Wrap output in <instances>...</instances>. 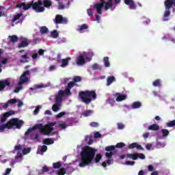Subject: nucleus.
I'll list each match as a JSON object with an SVG mask.
<instances>
[{
  "instance_id": "1",
  "label": "nucleus",
  "mask_w": 175,
  "mask_h": 175,
  "mask_svg": "<svg viewBox=\"0 0 175 175\" xmlns=\"http://www.w3.org/2000/svg\"><path fill=\"white\" fill-rule=\"evenodd\" d=\"M95 152L96 150L90 146L84 148L81 152V163L79 166L84 167V166H88L90 163H92L94 158H95Z\"/></svg>"
},
{
  "instance_id": "2",
  "label": "nucleus",
  "mask_w": 175,
  "mask_h": 175,
  "mask_svg": "<svg viewBox=\"0 0 175 175\" xmlns=\"http://www.w3.org/2000/svg\"><path fill=\"white\" fill-rule=\"evenodd\" d=\"M57 124V122H49L46 126H45V129L44 130V126H43V124H36L34 126H33L31 128H29L25 132V135H29L30 132H32V131H36V129H38L40 131L41 133H43L44 135H46V136H49L50 133L54 131V126Z\"/></svg>"
},
{
  "instance_id": "3",
  "label": "nucleus",
  "mask_w": 175,
  "mask_h": 175,
  "mask_svg": "<svg viewBox=\"0 0 175 175\" xmlns=\"http://www.w3.org/2000/svg\"><path fill=\"white\" fill-rule=\"evenodd\" d=\"M23 125L24 121L18 118H12L6 124L0 125V132H5V129H12V128L21 129Z\"/></svg>"
},
{
  "instance_id": "4",
  "label": "nucleus",
  "mask_w": 175,
  "mask_h": 175,
  "mask_svg": "<svg viewBox=\"0 0 175 175\" xmlns=\"http://www.w3.org/2000/svg\"><path fill=\"white\" fill-rule=\"evenodd\" d=\"M79 97L83 103L90 105L92 100H95V99H96V92H95V90L81 91L79 92Z\"/></svg>"
},
{
  "instance_id": "5",
  "label": "nucleus",
  "mask_w": 175,
  "mask_h": 175,
  "mask_svg": "<svg viewBox=\"0 0 175 175\" xmlns=\"http://www.w3.org/2000/svg\"><path fill=\"white\" fill-rule=\"evenodd\" d=\"M29 75H31V72H29V70H26L21 75L19 78V82L18 83V87L14 90V92L17 94L18 92H20V90H23L22 85L25 84V83H28V81H29V78L27 77L29 76Z\"/></svg>"
},
{
  "instance_id": "6",
  "label": "nucleus",
  "mask_w": 175,
  "mask_h": 175,
  "mask_svg": "<svg viewBox=\"0 0 175 175\" xmlns=\"http://www.w3.org/2000/svg\"><path fill=\"white\" fill-rule=\"evenodd\" d=\"M33 10H35L37 13H42L44 10V7H43V2L39 0L37 2L33 1Z\"/></svg>"
},
{
  "instance_id": "7",
  "label": "nucleus",
  "mask_w": 175,
  "mask_h": 175,
  "mask_svg": "<svg viewBox=\"0 0 175 175\" xmlns=\"http://www.w3.org/2000/svg\"><path fill=\"white\" fill-rule=\"evenodd\" d=\"M10 88V81L9 80H1L0 81V91H3L5 90L7 91V90H9Z\"/></svg>"
},
{
  "instance_id": "8",
  "label": "nucleus",
  "mask_w": 175,
  "mask_h": 175,
  "mask_svg": "<svg viewBox=\"0 0 175 175\" xmlns=\"http://www.w3.org/2000/svg\"><path fill=\"white\" fill-rule=\"evenodd\" d=\"M55 24H68V19L66 18H64L62 15L57 14L55 18Z\"/></svg>"
},
{
  "instance_id": "9",
  "label": "nucleus",
  "mask_w": 175,
  "mask_h": 175,
  "mask_svg": "<svg viewBox=\"0 0 175 175\" xmlns=\"http://www.w3.org/2000/svg\"><path fill=\"white\" fill-rule=\"evenodd\" d=\"M85 59H90V57L84 56V55H79V57H77V64L81 66L85 64Z\"/></svg>"
},
{
  "instance_id": "10",
  "label": "nucleus",
  "mask_w": 175,
  "mask_h": 175,
  "mask_svg": "<svg viewBox=\"0 0 175 175\" xmlns=\"http://www.w3.org/2000/svg\"><path fill=\"white\" fill-rule=\"evenodd\" d=\"M16 8H23V10H29L31 8H33V1L30 3H22L21 4L16 5Z\"/></svg>"
},
{
  "instance_id": "11",
  "label": "nucleus",
  "mask_w": 175,
  "mask_h": 175,
  "mask_svg": "<svg viewBox=\"0 0 175 175\" xmlns=\"http://www.w3.org/2000/svg\"><path fill=\"white\" fill-rule=\"evenodd\" d=\"M14 114V111H10L5 112L3 114L2 117L1 118V122L3 123L10 116H13Z\"/></svg>"
},
{
  "instance_id": "12",
  "label": "nucleus",
  "mask_w": 175,
  "mask_h": 175,
  "mask_svg": "<svg viewBox=\"0 0 175 175\" xmlns=\"http://www.w3.org/2000/svg\"><path fill=\"white\" fill-rule=\"evenodd\" d=\"M19 62H21V64H27V62H29V56H28V54L25 53L24 55H21L20 56Z\"/></svg>"
},
{
  "instance_id": "13",
  "label": "nucleus",
  "mask_w": 175,
  "mask_h": 175,
  "mask_svg": "<svg viewBox=\"0 0 175 175\" xmlns=\"http://www.w3.org/2000/svg\"><path fill=\"white\" fill-rule=\"evenodd\" d=\"M94 9H96V10H97V13L98 14H102V10L103 9V8H105V4H103V3H97L94 4Z\"/></svg>"
},
{
  "instance_id": "14",
  "label": "nucleus",
  "mask_w": 175,
  "mask_h": 175,
  "mask_svg": "<svg viewBox=\"0 0 175 175\" xmlns=\"http://www.w3.org/2000/svg\"><path fill=\"white\" fill-rule=\"evenodd\" d=\"M125 5H128L130 9H133V10H136L137 6L135 4V1L133 0H124Z\"/></svg>"
},
{
  "instance_id": "15",
  "label": "nucleus",
  "mask_w": 175,
  "mask_h": 175,
  "mask_svg": "<svg viewBox=\"0 0 175 175\" xmlns=\"http://www.w3.org/2000/svg\"><path fill=\"white\" fill-rule=\"evenodd\" d=\"M129 148L132 150L133 148H137V150H142V151H144V148L142 146V145H139V144L134 142L132 143L131 144H130L129 146Z\"/></svg>"
},
{
  "instance_id": "16",
  "label": "nucleus",
  "mask_w": 175,
  "mask_h": 175,
  "mask_svg": "<svg viewBox=\"0 0 175 175\" xmlns=\"http://www.w3.org/2000/svg\"><path fill=\"white\" fill-rule=\"evenodd\" d=\"M116 101L117 102H122V100H125L126 99V96L124 94H120V93H116Z\"/></svg>"
},
{
  "instance_id": "17",
  "label": "nucleus",
  "mask_w": 175,
  "mask_h": 175,
  "mask_svg": "<svg viewBox=\"0 0 175 175\" xmlns=\"http://www.w3.org/2000/svg\"><path fill=\"white\" fill-rule=\"evenodd\" d=\"M70 59H72L70 57H66V59H63L62 60L61 67L65 68V66H68V65H69V61H70Z\"/></svg>"
},
{
  "instance_id": "18",
  "label": "nucleus",
  "mask_w": 175,
  "mask_h": 175,
  "mask_svg": "<svg viewBox=\"0 0 175 175\" xmlns=\"http://www.w3.org/2000/svg\"><path fill=\"white\" fill-rule=\"evenodd\" d=\"M103 5H105V10H109V9H110V8L113 7V1L111 0H109L108 1L105 3H103Z\"/></svg>"
},
{
  "instance_id": "19",
  "label": "nucleus",
  "mask_w": 175,
  "mask_h": 175,
  "mask_svg": "<svg viewBox=\"0 0 175 175\" xmlns=\"http://www.w3.org/2000/svg\"><path fill=\"white\" fill-rule=\"evenodd\" d=\"M28 41L27 40V39H25L23 40H22L21 43L18 44V49H24V47H27V46H28Z\"/></svg>"
},
{
  "instance_id": "20",
  "label": "nucleus",
  "mask_w": 175,
  "mask_h": 175,
  "mask_svg": "<svg viewBox=\"0 0 175 175\" xmlns=\"http://www.w3.org/2000/svg\"><path fill=\"white\" fill-rule=\"evenodd\" d=\"M43 8H46L47 9L50 8L51 5H53V2L50 0H44L42 2Z\"/></svg>"
},
{
  "instance_id": "21",
  "label": "nucleus",
  "mask_w": 175,
  "mask_h": 175,
  "mask_svg": "<svg viewBox=\"0 0 175 175\" xmlns=\"http://www.w3.org/2000/svg\"><path fill=\"white\" fill-rule=\"evenodd\" d=\"M149 131H159V125L153 124L148 126Z\"/></svg>"
},
{
  "instance_id": "22",
  "label": "nucleus",
  "mask_w": 175,
  "mask_h": 175,
  "mask_svg": "<svg viewBox=\"0 0 175 175\" xmlns=\"http://www.w3.org/2000/svg\"><path fill=\"white\" fill-rule=\"evenodd\" d=\"M46 151H47V146L43 145L40 150H38V153L40 154V155H43V153L46 152Z\"/></svg>"
},
{
  "instance_id": "23",
  "label": "nucleus",
  "mask_w": 175,
  "mask_h": 175,
  "mask_svg": "<svg viewBox=\"0 0 175 175\" xmlns=\"http://www.w3.org/2000/svg\"><path fill=\"white\" fill-rule=\"evenodd\" d=\"M142 107V103L139 101L134 102L131 105V109H139Z\"/></svg>"
},
{
  "instance_id": "24",
  "label": "nucleus",
  "mask_w": 175,
  "mask_h": 175,
  "mask_svg": "<svg viewBox=\"0 0 175 175\" xmlns=\"http://www.w3.org/2000/svg\"><path fill=\"white\" fill-rule=\"evenodd\" d=\"M104 66L105 68H110V61L109 57H105L103 58Z\"/></svg>"
},
{
  "instance_id": "25",
  "label": "nucleus",
  "mask_w": 175,
  "mask_h": 175,
  "mask_svg": "<svg viewBox=\"0 0 175 175\" xmlns=\"http://www.w3.org/2000/svg\"><path fill=\"white\" fill-rule=\"evenodd\" d=\"M113 81H116V77H114V76L108 77L107 79V85H110Z\"/></svg>"
},
{
  "instance_id": "26",
  "label": "nucleus",
  "mask_w": 175,
  "mask_h": 175,
  "mask_svg": "<svg viewBox=\"0 0 175 175\" xmlns=\"http://www.w3.org/2000/svg\"><path fill=\"white\" fill-rule=\"evenodd\" d=\"M40 33H42V35L48 33L49 28H47L46 26H42L40 28Z\"/></svg>"
},
{
  "instance_id": "27",
  "label": "nucleus",
  "mask_w": 175,
  "mask_h": 175,
  "mask_svg": "<svg viewBox=\"0 0 175 175\" xmlns=\"http://www.w3.org/2000/svg\"><path fill=\"white\" fill-rule=\"evenodd\" d=\"M42 142H43V144H46V146H50V144H54V141H53L50 138L44 139Z\"/></svg>"
},
{
  "instance_id": "28",
  "label": "nucleus",
  "mask_w": 175,
  "mask_h": 175,
  "mask_svg": "<svg viewBox=\"0 0 175 175\" xmlns=\"http://www.w3.org/2000/svg\"><path fill=\"white\" fill-rule=\"evenodd\" d=\"M59 36V33L57 30H53L51 32V37L53 38V39H57Z\"/></svg>"
},
{
  "instance_id": "29",
  "label": "nucleus",
  "mask_w": 175,
  "mask_h": 175,
  "mask_svg": "<svg viewBox=\"0 0 175 175\" xmlns=\"http://www.w3.org/2000/svg\"><path fill=\"white\" fill-rule=\"evenodd\" d=\"M92 113H94V111L91 109L86 110L82 113V116H83V117H90Z\"/></svg>"
},
{
  "instance_id": "30",
  "label": "nucleus",
  "mask_w": 175,
  "mask_h": 175,
  "mask_svg": "<svg viewBox=\"0 0 175 175\" xmlns=\"http://www.w3.org/2000/svg\"><path fill=\"white\" fill-rule=\"evenodd\" d=\"M85 142H87L89 146H91V144H92V143H94V140H92V137H91L90 135H87L85 137Z\"/></svg>"
},
{
  "instance_id": "31",
  "label": "nucleus",
  "mask_w": 175,
  "mask_h": 175,
  "mask_svg": "<svg viewBox=\"0 0 175 175\" xmlns=\"http://www.w3.org/2000/svg\"><path fill=\"white\" fill-rule=\"evenodd\" d=\"M9 38L12 43H16V42H18V37H17L16 35L10 36Z\"/></svg>"
},
{
  "instance_id": "32",
  "label": "nucleus",
  "mask_w": 175,
  "mask_h": 175,
  "mask_svg": "<svg viewBox=\"0 0 175 175\" xmlns=\"http://www.w3.org/2000/svg\"><path fill=\"white\" fill-rule=\"evenodd\" d=\"M89 27L88 25L87 24H83L82 25L80 26L79 29H77V31L79 32H83V31H84V29H88Z\"/></svg>"
},
{
  "instance_id": "33",
  "label": "nucleus",
  "mask_w": 175,
  "mask_h": 175,
  "mask_svg": "<svg viewBox=\"0 0 175 175\" xmlns=\"http://www.w3.org/2000/svg\"><path fill=\"white\" fill-rule=\"evenodd\" d=\"M61 106L59 104H54L52 107V110L53 111L57 112L58 111V110H59L61 109Z\"/></svg>"
},
{
  "instance_id": "34",
  "label": "nucleus",
  "mask_w": 175,
  "mask_h": 175,
  "mask_svg": "<svg viewBox=\"0 0 175 175\" xmlns=\"http://www.w3.org/2000/svg\"><path fill=\"white\" fill-rule=\"evenodd\" d=\"M153 87H161V79H157L152 83Z\"/></svg>"
},
{
  "instance_id": "35",
  "label": "nucleus",
  "mask_w": 175,
  "mask_h": 175,
  "mask_svg": "<svg viewBox=\"0 0 175 175\" xmlns=\"http://www.w3.org/2000/svg\"><path fill=\"white\" fill-rule=\"evenodd\" d=\"M93 70H102V67L99 66V64L95 63L92 66Z\"/></svg>"
},
{
  "instance_id": "36",
  "label": "nucleus",
  "mask_w": 175,
  "mask_h": 175,
  "mask_svg": "<svg viewBox=\"0 0 175 175\" xmlns=\"http://www.w3.org/2000/svg\"><path fill=\"white\" fill-rule=\"evenodd\" d=\"M100 159H102V154H97L96 155L95 159H94V161H95L96 163H99V162H100Z\"/></svg>"
},
{
  "instance_id": "37",
  "label": "nucleus",
  "mask_w": 175,
  "mask_h": 175,
  "mask_svg": "<svg viewBox=\"0 0 175 175\" xmlns=\"http://www.w3.org/2000/svg\"><path fill=\"white\" fill-rule=\"evenodd\" d=\"M62 98L61 97L56 96L55 97V103L56 105H59L60 106L62 105Z\"/></svg>"
},
{
  "instance_id": "38",
  "label": "nucleus",
  "mask_w": 175,
  "mask_h": 175,
  "mask_svg": "<svg viewBox=\"0 0 175 175\" xmlns=\"http://www.w3.org/2000/svg\"><path fill=\"white\" fill-rule=\"evenodd\" d=\"M53 166L54 169H59V167H61V166H62V164L61 163V162L58 161L56 163H53Z\"/></svg>"
},
{
  "instance_id": "39",
  "label": "nucleus",
  "mask_w": 175,
  "mask_h": 175,
  "mask_svg": "<svg viewBox=\"0 0 175 175\" xmlns=\"http://www.w3.org/2000/svg\"><path fill=\"white\" fill-rule=\"evenodd\" d=\"M22 152L23 155H27L31 152V148H25L23 149Z\"/></svg>"
},
{
  "instance_id": "40",
  "label": "nucleus",
  "mask_w": 175,
  "mask_h": 175,
  "mask_svg": "<svg viewBox=\"0 0 175 175\" xmlns=\"http://www.w3.org/2000/svg\"><path fill=\"white\" fill-rule=\"evenodd\" d=\"M114 150H116V146H107L105 148V151H108L111 152V151H114Z\"/></svg>"
},
{
  "instance_id": "41",
  "label": "nucleus",
  "mask_w": 175,
  "mask_h": 175,
  "mask_svg": "<svg viewBox=\"0 0 175 175\" xmlns=\"http://www.w3.org/2000/svg\"><path fill=\"white\" fill-rule=\"evenodd\" d=\"M58 175H65L66 174V170L64 167L61 168L58 172H57Z\"/></svg>"
},
{
  "instance_id": "42",
  "label": "nucleus",
  "mask_w": 175,
  "mask_h": 175,
  "mask_svg": "<svg viewBox=\"0 0 175 175\" xmlns=\"http://www.w3.org/2000/svg\"><path fill=\"white\" fill-rule=\"evenodd\" d=\"M72 80H73L72 81L74 83H80V81H81L82 79H81V77H80V76H76L73 78Z\"/></svg>"
},
{
  "instance_id": "43",
  "label": "nucleus",
  "mask_w": 175,
  "mask_h": 175,
  "mask_svg": "<svg viewBox=\"0 0 175 175\" xmlns=\"http://www.w3.org/2000/svg\"><path fill=\"white\" fill-rule=\"evenodd\" d=\"M73 87H75V82H73V81H72L68 83L66 88H68V90H72V88H73Z\"/></svg>"
},
{
  "instance_id": "44",
  "label": "nucleus",
  "mask_w": 175,
  "mask_h": 175,
  "mask_svg": "<svg viewBox=\"0 0 175 175\" xmlns=\"http://www.w3.org/2000/svg\"><path fill=\"white\" fill-rule=\"evenodd\" d=\"M161 133H163V137H166V136H169V131L167 129H162Z\"/></svg>"
},
{
  "instance_id": "45",
  "label": "nucleus",
  "mask_w": 175,
  "mask_h": 175,
  "mask_svg": "<svg viewBox=\"0 0 175 175\" xmlns=\"http://www.w3.org/2000/svg\"><path fill=\"white\" fill-rule=\"evenodd\" d=\"M39 88H43V85H34V88H30L29 90L33 91L34 90H38Z\"/></svg>"
},
{
  "instance_id": "46",
  "label": "nucleus",
  "mask_w": 175,
  "mask_h": 175,
  "mask_svg": "<svg viewBox=\"0 0 175 175\" xmlns=\"http://www.w3.org/2000/svg\"><path fill=\"white\" fill-rule=\"evenodd\" d=\"M8 103L9 105H14L15 103H17V99L16 98H12L8 100Z\"/></svg>"
},
{
  "instance_id": "47",
  "label": "nucleus",
  "mask_w": 175,
  "mask_h": 175,
  "mask_svg": "<svg viewBox=\"0 0 175 175\" xmlns=\"http://www.w3.org/2000/svg\"><path fill=\"white\" fill-rule=\"evenodd\" d=\"M125 146V144H124L123 142H120V143H118L115 148L116 147V148H124V147Z\"/></svg>"
},
{
  "instance_id": "48",
  "label": "nucleus",
  "mask_w": 175,
  "mask_h": 175,
  "mask_svg": "<svg viewBox=\"0 0 175 175\" xmlns=\"http://www.w3.org/2000/svg\"><path fill=\"white\" fill-rule=\"evenodd\" d=\"M58 98H63V96H65V91L64 90H59L58 92V96H57Z\"/></svg>"
},
{
  "instance_id": "49",
  "label": "nucleus",
  "mask_w": 175,
  "mask_h": 175,
  "mask_svg": "<svg viewBox=\"0 0 175 175\" xmlns=\"http://www.w3.org/2000/svg\"><path fill=\"white\" fill-rule=\"evenodd\" d=\"M22 16H23V14H21V13H19V14L15 15L14 16L12 21H14V22L17 21V20H18L20 18V17H21Z\"/></svg>"
},
{
  "instance_id": "50",
  "label": "nucleus",
  "mask_w": 175,
  "mask_h": 175,
  "mask_svg": "<svg viewBox=\"0 0 175 175\" xmlns=\"http://www.w3.org/2000/svg\"><path fill=\"white\" fill-rule=\"evenodd\" d=\"M167 126L172 128V126H175V120H172L171 122L167 123Z\"/></svg>"
},
{
  "instance_id": "51",
  "label": "nucleus",
  "mask_w": 175,
  "mask_h": 175,
  "mask_svg": "<svg viewBox=\"0 0 175 175\" xmlns=\"http://www.w3.org/2000/svg\"><path fill=\"white\" fill-rule=\"evenodd\" d=\"M90 126H93V128H98V126H99V124L96 122H92L90 123Z\"/></svg>"
},
{
  "instance_id": "52",
  "label": "nucleus",
  "mask_w": 175,
  "mask_h": 175,
  "mask_svg": "<svg viewBox=\"0 0 175 175\" xmlns=\"http://www.w3.org/2000/svg\"><path fill=\"white\" fill-rule=\"evenodd\" d=\"M39 110H40V105H38V106L36 107V109H35V110H34V111H33V114H34L35 116H36V114H38V113H39Z\"/></svg>"
},
{
  "instance_id": "53",
  "label": "nucleus",
  "mask_w": 175,
  "mask_h": 175,
  "mask_svg": "<svg viewBox=\"0 0 175 175\" xmlns=\"http://www.w3.org/2000/svg\"><path fill=\"white\" fill-rule=\"evenodd\" d=\"M66 114V112L65 111H62L60 112L59 114L57 115V118H61V117H64V116H65Z\"/></svg>"
},
{
  "instance_id": "54",
  "label": "nucleus",
  "mask_w": 175,
  "mask_h": 175,
  "mask_svg": "<svg viewBox=\"0 0 175 175\" xmlns=\"http://www.w3.org/2000/svg\"><path fill=\"white\" fill-rule=\"evenodd\" d=\"M99 137H102V135H100V133L97 131L94 133V139H99Z\"/></svg>"
},
{
  "instance_id": "55",
  "label": "nucleus",
  "mask_w": 175,
  "mask_h": 175,
  "mask_svg": "<svg viewBox=\"0 0 175 175\" xmlns=\"http://www.w3.org/2000/svg\"><path fill=\"white\" fill-rule=\"evenodd\" d=\"M32 133V131L31 132H30L29 134H27V135H25V136H28V135H29V139H30V140H33V139H34V137H33V133Z\"/></svg>"
},
{
  "instance_id": "56",
  "label": "nucleus",
  "mask_w": 175,
  "mask_h": 175,
  "mask_svg": "<svg viewBox=\"0 0 175 175\" xmlns=\"http://www.w3.org/2000/svg\"><path fill=\"white\" fill-rule=\"evenodd\" d=\"M125 128V125L122 123H118V129H124Z\"/></svg>"
},
{
  "instance_id": "57",
  "label": "nucleus",
  "mask_w": 175,
  "mask_h": 175,
  "mask_svg": "<svg viewBox=\"0 0 175 175\" xmlns=\"http://www.w3.org/2000/svg\"><path fill=\"white\" fill-rule=\"evenodd\" d=\"M22 149H23V146L20 144L14 146V150H16V151H20V150H22Z\"/></svg>"
},
{
  "instance_id": "58",
  "label": "nucleus",
  "mask_w": 175,
  "mask_h": 175,
  "mask_svg": "<svg viewBox=\"0 0 175 175\" xmlns=\"http://www.w3.org/2000/svg\"><path fill=\"white\" fill-rule=\"evenodd\" d=\"M105 157H107V158H109L110 159V158H111V157H113V152H106Z\"/></svg>"
},
{
  "instance_id": "59",
  "label": "nucleus",
  "mask_w": 175,
  "mask_h": 175,
  "mask_svg": "<svg viewBox=\"0 0 175 175\" xmlns=\"http://www.w3.org/2000/svg\"><path fill=\"white\" fill-rule=\"evenodd\" d=\"M138 158H139V159H146V155L143 153H138Z\"/></svg>"
},
{
  "instance_id": "60",
  "label": "nucleus",
  "mask_w": 175,
  "mask_h": 175,
  "mask_svg": "<svg viewBox=\"0 0 175 175\" xmlns=\"http://www.w3.org/2000/svg\"><path fill=\"white\" fill-rule=\"evenodd\" d=\"M87 12H88V16H90V17H92V16H94V13H92V10L88 9Z\"/></svg>"
},
{
  "instance_id": "61",
  "label": "nucleus",
  "mask_w": 175,
  "mask_h": 175,
  "mask_svg": "<svg viewBox=\"0 0 175 175\" xmlns=\"http://www.w3.org/2000/svg\"><path fill=\"white\" fill-rule=\"evenodd\" d=\"M10 172H12V168H7L3 175H9Z\"/></svg>"
},
{
  "instance_id": "62",
  "label": "nucleus",
  "mask_w": 175,
  "mask_h": 175,
  "mask_svg": "<svg viewBox=\"0 0 175 175\" xmlns=\"http://www.w3.org/2000/svg\"><path fill=\"white\" fill-rule=\"evenodd\" d=\"M125 165L133 166V165H135V161H126Z\"/></svg>"
},
{
  "instance_id": "63",
  "label": "nucleus",
  "mask_w": 175,
  "mask_h": 175,
  "mask_svg": "<svg viewBox=\"0 0 175 175\" xmlns=\"http://www.w3.org/2000/svg\"><path fill=\"white\" fill-rule=\"evenodd\" d=\"M57 69V66H54V65H51L50 67H49V70L50 72H53V70H55Z\"/></svg>"
},
{
  "instance_id": "64",
  "label": "nucleus",
  "mask_w": 175,
  "mask_h": 175,
  "mask_svg": "<svg viewBox=\"0 0 175 175\" xmlns=\"http://www.w3.org/2000/svg\"><path fill=\"white\" fill-rule=\"evenodd\" d=\"M65 94L68 96L72 95V92H70V89H68V88H66V92Z\"/></svg>"
}]
</instances>
